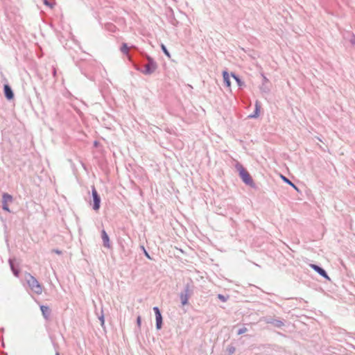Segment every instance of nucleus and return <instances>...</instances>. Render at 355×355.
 Masks as SVG:
<instances>
[{
	"label": "nucleus",
	"instance_id": "nucleus-1",
	"mask_svg": "<svg viewBox=\"0 0 355 355\" xmlns=\"http://www.w3.org/2000/svg\"><path fill=\"white\" fill-rule=\"evenodd\" d=\"M145 58L147 63L144 66L141 73L146 76L153 74L157 69V64L153 58L147 54H145Z\"/></svg>",
	"mask_w": 355,
	"mask_h": 355
},
{
	"label": "nucleus",
	"instance_id": "nucleus-2",
	"mask_svg": "<svg viewBox=\"0 0 355 355\" xmlns=\"http://www.w3.org/2000/svg\"><path fill=\"white\" fill-rule=\"evenodd\" d=\"M193 293V286L190 284H187L183 290L180 293V299L182 305L184 306L188 304L189 299Z\"/></svg>",
	"mask_w": 355,
	"mask_h": 355
},
{
	"label": "nucleus",
	"instance_id": "nucleus-3",
	"mask_svg": "<svg viewBox=\"0 0 355 355\" xmlns=\"http://www.w3.org/2000/svg\"><path fill=\"white\" fill-rule=\"evenodd\" d=\"M26 281L28 286L35 294L40 295L42 293V286L35 277L29 274Z\"/></svg>",
	"mask_w": 355,
	"mask_h": 355
},
{
	"label": "nucleus",
	"instance_id": "nucleus-4",
	"mask_svg": "<svg viewBox=\"0 0 355 355\" xmlns=\"http://www.w3.org/2000/svg\"><path fill=\"white\" fill-rule=\"evenodd\" d=\"M236 168L239 171V175L242 180L247 185L253 187L254 182L252 177L249 174V173L243 168L241 164H238L236 165Z\"/></svg>",
	"mask_w": 355,
	"mask_h": 355
},
{
	"label": "nucleus",
	"instance_id": "nucleus-5",
	"mask_svg": "<svg viewBox=\"0 0 355 355\" xmlns=\"http://www.w3.org/2000/svg\"><path fill=\"white\" fill-rule=\"evenodd\" d=\"M13 201L12 196L8 193H3L2 195V209L8 212H10V210L8 207V203H11Z\"/></svg>",
	"mask_w": 355,
	"mask_h": 355
},
{
	"label": "nucleus",
	"instance_id": "nucleus-6",
	"mask_svg": "<svg viewBox=\"0 0 355 355\" xmlns=\"http://www.w3.org/2000/svg\"><path fill=\"white\" fill-rule=\"evenodd\" d=\"M92 197H93V202H94L93 209L95 211H98L100 209V206H101V197L98 195V193L94 187H92Z\"/></svg>",
	"mask_w": 355,
	"mask_h": 355
},
{
	"label": "nucleus",
	"instance_id": "nucleus-7",
	"mask_svg": "<svg viewBox=\"0 0 355 355\" xmlns=\"http://www.w3.org/2000/svg\"><path fill=\"white\" fill-rule=\"evenodd\" d=\"M153 311L155 312L156 319V328L157 329H160L162 326V316L160 310L157 306H155L153 307Z\"/></svg>",
	"mask_w": 355,
	"mask_h": 355
},
{
	"label": "nucleus",
	"instance_id": "nucleus-8",
	"mask_svg": "<svg viewBox=\"0 0 355 355\" xmlns=\"http://www.w3.org/2000/svg\"><path fill=\"white\" fill-rule=\"evenodd\" d=\"M265 321L267 324H271L277 328H282L283 326H284V322L279 319L268 318L265 320Z\"/></svg>",
	"mask_w": 355,
	"mask_h": 355
},
{
	"label": "nucleus",
	"instance_id": "nucleus-9",
	"mask_svg": "<svg viewBox=\"0 0 355 355\" xmlns=\"http://www.w3.org/2000/svg\"><path fill=\"white\" fill-rule=\"evenodd\" d=\"M261 76L263 78V81L260 87V90L262 92L268 93L270 92V81L263 73L261 74Z\"/></svg>",
	"mask_w": 355,
	"mask_h": 355
},
{
	"label": "nucleus",
	"instance_id": "nucleus-10",
	"mask_svg": "<svg viewBox=\"0 0 355 355\" xmlns=\"http://www.w3.org/2000/svg\"><path fill=\"white\" fill-rule=\"evenodd\" d=\"M311 267L316 271L320 275L323 277L324 278L327 279H330L327 272L320 266L315 265V264H311Z\"/></svg>",
	"mask_w": 355,
	"mask_h": 355
},
{
	"label": "nucleus",
	"instance_id": "nucleus-11",
	"mask_svg": "<svg viewBox=\"0 0 355 355\" xmlns=\"http://www.w3.org/2000/svg\"><path fill=\"white\" fill-rule=\"evenodd\" d=\"M101 238L103 240V246L107 248H111L110 238L105 230L101 231Z\"/></svg>",
	"mask_w": 355,
	"mask_h": 355
},
{
	"label": "nucleus",
	"instance_id": "nucleus-12",
	"mask_svg": "<svg viewBox=\"0 0 355 355\" xmlns=\"http://www.w3.org/2000/svg\"><path fill=\"white\" fill-rule=\"evenodd\" d=\"M40 310L42 315L46 320H49L51 314V310L48 306L41 305Z\"/></svg>",
	"mask_w": 355,
	"mask_h": 355
},
{
	"label": "nucleus",
	"instance_id": "nucleus-13",
	"mask_svg": "<svg viewBox=\"0 0 355 355\" xmlns=\"http://www.w3.org/2000/svg\"><path fill=\"white\" fill-rule=\"evenodd\" d=\"M3 92H4L5 97L8 100H11L14 98V93H13L12 89L10 85H8L7 84L4 85Z\"/></svg>",
	"mask_w": 355,
	"mask_h": 355
},
{
	"label": "nucleus",
	"instance_id": "nucleus-14",
	"mask_svg": "<svg viewBox=\"0 0 355 355\" xmlns=\"http://www.w3.org/2000/svg\"><path fill=\"white\" fill-rule=\"evenodd\" d=\"M261 105L258 101L255 103V109L254 112L249 116L250 118H257L259 115Z\"/></svg>",
	"mask_w": 355,
	"mask_h": 355
},
{
	"label": "nucleus",
	"instance_id": "nucleus-15",
	"mask_svg": "<svg viewBox=\"0 0 355 355\" xmlns=\"http://www.w3.org/2000/svg\"><path fill=\"white\" fill-rule=\"evenodd\" d=\"M8 262H9V265H10V269H11L12 272H13L14 275L15 277H19V270L15 267L14 260L10 259Z\"/></svg>",
	"mask_w": 355,
	"mask_h": 355
},
{
	"label": "nucleus",
	"instance_id": "nucleus-16",
	"mask_svg": "<svg viewBox=\"0 0 355 355\" xmlns=\"http://www.w3.org/2000/svg\"><path fill=\"white\" fill-rule=\"evenodd\" d=\"M223 81H224L225 85L227 87H230L231 85V82H230V75H229L228 72L226 71H224L223 72Z\"/></svg>",
	"mask_w": 355,
	"mask_h": 355
},
{
	"label": "nucleus",
	"instance_id": "nucleus-17",
	"mask_svg": "<svg viewBox=\"0 0 355 355\" xmlns=\"http://www.w3.org/2000/svg\"><path fill=\"white\" fill-rule=\"evenodd\" d=\"M105 29L107 31L114 33L116 31V26L112 23H107L105 24Z\"/></svg>",
	"mask_w": 355,
	"mask_h": 355
},
{
	"label": "nucleus",
	"instance_id": "nucleus-18",
	"mask_svg": "<svg viewBox=\"0 0 355 355\" xmlns=\"http://www.w3.org/2000/svg\"><path fill=\"white\" fill-rule=\"evenodd\" d=\"M121 51L126 55L129 59H130V55H129V47L128 46L127 44L126 43H123L121 47Z\"/></svg>",
	"mask_w": 355,
	"mask_h": 355
},
{
	"label": "nucleus",
	"instance_id": "nucleus-19",
	"mask_svg": "<svg viewBox=\"0 0 355 355\" xmlns=\"http://www.w3.org/2000/svg\"><path fill=\"white\" fill-rule=\"evenodd\" d=\"M231 76L236 81L239 86L241 87L244 85V83L241 80V78L237 75H236L234 73H232Z\"/></svg>",
	"mask_w": 355,
	"mask_h": 355
},
{
	"label": "nucleus",
	"instance_id": "nucleus-20",
	"mask_svg": "<svg viewBox=\"0 0 355 355\" xmlns=\"http://www.w3.org/2000/svg\"><path fill=\"white\" fill-rule=\"evenodd\" d=\"M282 178L283 179V180L286 182L287 184H288L289 185L292 186L295 190L298 191V189L297 187L295 185V184H293L289 179H288L287 178L282 175Z\"/></svg>",
	"mask_w": 355,
	"mask_h": 355
},
{
	"label": "nucleus",
	"instance_id": "nucleus-21",
	"mask_svg": "<svg viewBox=\"0 0 355 355\" xmlns=\"http://www.w3.org/2000/svg\"><path fill=\"white\" fill-rule=\"evenodd\" d=\"M217 297L220 301L223 302H225L229 299V295H223L222 294H218Z\"/></svg>",
	"mask_w": 355,
	"mask_h": 355
},
{
	"label": "nucleus",
	"instance_id": "nucleus-22",
	"mask_svg": "<svg viewBox=\"0 0 355 355\" xmlns=\"http://www.w3.org/2000/svg\"><path fill=\"white\" fill-rule=\"evenodd\" d=\"M227 352L229 355H232L236 352V348L234 346H229L227 348Z\"/></svg>",
	"mask_w": 355,
	"mask_h": 355
},
{
	"label": "nucleus",
	"instance_id": "nucleus-23",
	"mask_svg": "<svg viewBox=\"0 0 355 355\" xmlns=\"http://www.w3.org/2000/svg\"><path fill=\"white\" fill-rule=\"evenodd\" d=\"M162 50L163 51L164 53L167 55L168 57H170V53L168 52V51L167 50L166 47L164 45V44H162Z\"/></svg>",
	"mask_w": 355,
	"mask_h": 355
},
{
	"label": "nucleus",
	"instance_id": "nucleus-24",
	"mask_svg": "<svg viewBox=\"0 0 355 355\" xmlns=\"http://www.w3.org/2000/svg\"><path fill=\"white\" fill-rule=\"evenodd\" d=\"M141 249L143 250L144 252V254H145V256L149 259H151V257L150 256V254H148V252L146 251V250L145 249L144 246L141 245Z\"/></svg>",
	"mask_w": 355,
	"mask_h": 355
},
{
	"label": "nucleus",
	"instance_id": "nucleus-25",
	"mask_svg": "<svg viewBox=\"0 0 355 355\" xmlns=\"http://www.w3.org/2000/svg\"><path fill=\"white\" fill-rule=\"evenodd\" d=\"M247 331H248V329L246 327H242L238 330L237 334H238V335H241V334L245 333Z\"/></svg>",
	"mask_w": 355,
	"mask_h": 355
},
{
	"label": "nucleus",
	"instance_id": "nucleus-26",
	"mask_svg": "<svg viewBox=\"0 0 355 355\" xmlns=\"http://www.w3.org/2000/svg\"><path fill=\"white\" fill-rule=\"evenodd\" d=\"M98 319L101 321V326L103 327L104 324H105V320H104V315H103V313H101V315L100 316H98Z\"/></svg>",
	"mask_w": 355,
	"mask_h": 355
},
{
	"label": "nucleus",
	"instance_id": "nucleus-27",
	"mask_svg": "<svg viewBox=\"0 0 355 355\" xmlns=\"http://www.w3.org/2000/svg\"><path fill=\"white\" fill-rule=\"evenodd\" d=\"M134 68L137 70V71H139L141 73V70H143V68L141 67L139 64H134Z\"/></svg>",
	"mask_w": 355,
	"mask_h": 355
},
{
	"label": "nucleus",
	"instance_id": "nucleus-28",
	"mask_svg": "<svg viewBox=\"0 0 355 355\" xmlns=\"http://www.w3.org/2000/svg\"><path fill=\"white\" fill-rule=\"evenodd\" d=\"M350 42L352 45H355V35L352 33V37L350 39Z\"/></svg>",
	"mask_w": 355,
	"mask_h": 355
},
{
	"label": "nucleus",
	"instance_id": "nucleus-29",
	"mask_svg": "<svg viewBox=\"0 0 355 355\" xmlns=\"http://www.w3.org/2000/svg\"><path fill=\"white\" fill-rule=\"evenodd\" d=\"M141 316H139H139L137 318V326H138L139 327H140V326H141Z\"/></svg>",
	"mask_w": 355,
	"mask_h": 355
},
{
	"label": "nucleus",
	"instance_id": "nucleus-30",
	"mask_svg": "<svg viewBox=\"0 0 355 355\" xmlns=\"http://www.w3.org/2000/svg\"><path fill=\"white\" fill-rule=\"evenodd\" d=\"M44 3L50 8H53V5L48 0H44Z\"/></svg>",
	"mask_w": 355,
	"mask_h": 355
},
{
	"label": "nucleus",
	"instance_id": "nucleus-31",
	"mask_svg": "<svg viewBox=\"0 0 355 355\" xmlns=\"http://www.w3.org/2000/svg\"><path fill=\"white\" fill-rule=\"evenodd\" d=\"M52 73H53V77L55 78L56 77L57 71H56L55 67H53Z\"/></svg>",
	"mask_w": 355,
	"mask_h": 355
},
{
	"label": "nucleus",
	"instance_id": "nucleus-32",
	"mask_svg": "<svg viewBox=\"0 0 355 355\" xmlns=\"http://www.w3.org/2000/svg\"><path fill=\"white\" fill-rule=\"evenodd\" d=\"M53 252L58 254H62V252L58 249H55V250H53Z\"/></svg>",
	"mask_w": 355,
	"mask_h": 355
},
{
	"label": "nucleus",
	"instance_id": "nucleus-33",
	"mask_svg": "<svg viewBox=\"0 0 355 355\" xmlns=\"http://www.w3.org/2000/svg\"><path fill=\"white\" fill-rule=\"evenodd\" d=\"M55 355H60V353L58 352H56Z\"/></svg>",
	"mask_w": 355,
	"mask_h": 355
}]
</instances>
